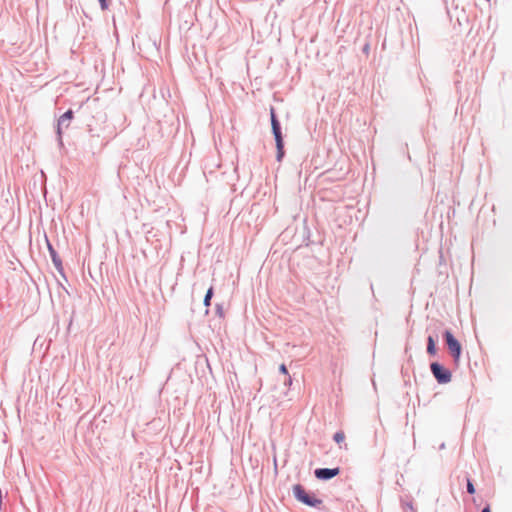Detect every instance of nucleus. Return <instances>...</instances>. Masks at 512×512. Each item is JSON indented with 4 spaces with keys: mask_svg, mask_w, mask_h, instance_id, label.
Returning a JSON list of instances; mask_svg holds the SVG:
<instances>
[{
    "mask_svg": "<svg viewBox=\"0 0 512 512\" xmlns=\"http://www.w3.org/2000/svg\"><path fill=\"white\" fill-rule=\"evenodd\" d=\"M270 117H271V126H272V133L275 138L276 142V148H277V155L276 159L277 161H281L284 157V142H283V136L281 132V126L280 122L278 121L275 113V109L272 107L270 109Z\"/></svg>",
    "mask_w": 512,
    "mask_h": 512,
    "instance_id": "f257e3e1",
    "label": "nucleus"
},
{
    "mask_svg": "<svg viewBox=\"0 0 512 512\" xmlns=\"http://www.w3.org/2000/svg\"><path fill=\"white\" fill-rule=\"evenodd\" d=\"M294 497L303 504L310 506V507H320L322 505V500L316 498L313 494H309L306 492L305 488L300 485L296 484L292 488Z\"/></svg>",
    "mask_w": 512,
    "mask_h": 512,
    "instance_id": "f03ea898",
    "label": "nucleus"
},
{
    "mask_svg": "<svg viewBox=\"0 0 512 512\" xmlns=\"http://www.w3.org/2000/svg\"><path fill=\"white\" fill-rule=\"evenodd\" d=\"M443 337L447 344L448 350L451 356L453 357V360L455 362H458L462 351L460 342L453 336V334L449 330H446L443 333Z\"/></svg>",
    "mask_w": 512,
    "mask_h": 512,
    "instance_id": "7ed1b4c3",
    "label": "nucleus"
},
{
    "mask_svg": "<svg viewBox=\"0 0 512 512\" xmlns=\"http://www.w3.org/2000/svg\"><path fill=\"white\" fill-rule=\"evenodd\" d=\"M430 369L431 373L433 374V376L435 377L439 384H446L451 381V372L438 362L431 363Z\"/></svg>",
    "mask_w": 512,
    "mask_h": 512,
    "instance_id": "20e7f679",
    "label": "nucleus"
},
{
    "mask_svg": "<svg viewBox=\"0 0 512 512\" xmlns=\"http://www.w3.org/2000/svg\"><path fill=\"white\" fill-rule=\"evenodd\" d=\"M73 119V111L68 110L63 115L60 116L57 122V137L58 142L60 145L63 144L62 142V134L63 130L68 128L70 126L71 120Z\"/></svg>",
    "mask_w": 512,
    "mask_h": 512,
    "instance_id": "39448f33",
    "label": "nucleus"
},
{
    "mask_svg": "<svg viewBox=\"0 0 512 512\" xmlns=\"http://www.w3.org/2000/svg\"><path fill=\"white\" fill-rule=\"evenodd\" d=\"M339 473V468H318L314 472L315 477L320 480H330L337 476Z\"/></svg>",
    "mask_w": 512,
    "mask_h": 512,
    "instance_id": "423d86ee",
    "label": "nucleus"
},
{
    "mask_svg": "<svg viewBox=\"0 0 512 512\" xmlns=\"http://www.w3.org/2000/svg\"><path fill=\"white\" fill-rule=\"evenodd\" d=\"M437 335L436 337L432 336V335H429L428 338H427V353L430 354V355H435L436 354V339H437Z\"/></svg>",
    "mask_w": 512,
    "mask_h": 512,
    "instance_id": "0eeeda50",
    "label": "nucleus"
},
{
    "mask_svg": "<svg viewBox=\"0 0 512 512\" xmlns=\"http://www.w3.org/2000/svg\"><path fill=\"white\" fill-rule=\"evenodd\" d=\"M48 249H49L50 256H51V259H52L54 265L56 266V268L59 269L62 265L60 258L58 257L56 251L53 249V247L49 243H48Z\"/></svg>",
    "mask_w": 512,
    "mask_h": 512,
    "instance_id": "6e6552de",
    "label": "nucleus"
},
{
    "mask_svg": "<svg viewBox=\"0 0 512 512\" xmlns=\"http://www.w3.org/2000/svg\"><path fill=\"white\" fill-rule=\"evenodd\" d=\"M212 296H213V287H210L204 297V305L206 307L210 306V303H211V299H212Z\"/></svg>",
    "mask_w": 512,
    "mask_h": 512,
    "instance_id": "1a4fd4ad",
    "label": "nucleus"
},
{
    "mask_svg": "<svg viewBox=\"0 0 512 512\" xmlns=\"http://www.w3.org/2000/svg\"><path fill=\"white\" fill-rule=\"evenodd\" d=\"M334 441L338 444L344 442L345 440V434L343 431H338L334 434V437H333Z\"/></svg>",
    "mask_w": 512,
    "mask_h": 512,
    "instance_id": "9d476101",
    "label": "nucleus"
},
{
    "mask_svg": "<svg viewBox=\"0 0 512 512\" xmlns=\"http://www.w3.org/2000/svg\"><path fill=\"white\" fill-rule=\"evenodd\" d=\"M467 492L469 494H474L475 493L474 485L470 481H468V483H467Z\"/></svg>",
    "mask_w": 512,
    "mask_h": 512,
    "instance_id": "9b49d317",
    "label": "nucleus"
},
{
    "mask_svg": "<svg viewBox=\"0 0 512 512\" xmlns=\"http://www.w3.org/2000/svg\"><path fill=\"white\" fill-rule=\"evenodd\" d=\"M279 371L284 374L285 376L288 375V370L285 364H281L279 367Z\"/></svg>",
    "mask_w": 512,
    "mask_h": 512,
    "instance_id": "f8f14e48",
    "label": "nucleus"
},
{
    "mask_svg": "<svg viewBox=\"0 0 512 512\" xmlns=\"http://www.w3.org/2000/svg\"><path fill=\"white\" fill-rule=\"evenodd\" d=\"M403 508H404V510H405V511H406L407 509H409V510H411V511H414V508H413V505H412V503H411V502H406V503H404Z\"/></svg>",
    "mask_w": 512,
    "mask_h": 512,
    "instance_id": "ddd939ff",
    "label": "nucleus"
},
{
    "mask_svg": "<svg viewBox=\"0 0 512 512\" xmlns=\"http://www.w3.org/2000/svg\"><path fill=\"white\" fill-rule=\"evenodd\" d=\"M284 384H285L286 386H290V385L292 384V378H291V376L286 375V378H285V380H284Z\"/></svg>",
    "mask_w": 512,
    "mask_h": 512,
    "instance_id": "4468645a",
    "label": "nucleus"
},
{
    "mask_svg": "<svg viewBox=\"0 0 512 512\" xmlns=\"http://www.w3.org/2000/svg\"><path fill=\"white\" fill-rule=\"evenodd\" d=\"M99 3H100V6L103 10L107 9L108 5H107V1L108 0H98Z\"/></svg>",
    "mask_w": 512,
    "mask_h": 512,
    "instance_id": "2eb2a0df",
    "label": "nucleus"
},
{
    "mask_svg": "<svg viewBox=\"0 0 512 512\" xmlns=\"http://www.w3.org/2000/svg\"><path fill=\"white\" fill-rule=\"evenodd\" d=\"M481 512H491L490 507L487 505L486 507H484V508L482 509V511H481Z\"/></svg>",
    "mask_w": 512,
    "mask_h": 512,
    "instance_id": "dca6fc26",
    "label": "nucleus"
},
{
    "mask_svg": "<svg viewBox=\"0 0 512 512\" xmlns=\"http://www.w3.org/2000/svg\"><path fill=\"white\" fill-rule=\"evenodd\" d=\"M445 448V443H442L439 447V449H444Z\"/></svg>",
    "mask_w": 512,
    "mask_h": 512,
    "instance_id": "f3484780",
    "label": "nucleus"
},
{
    "mask_svg": "<svg viewBox=\"0 0 512 512\" xmlns=\"http://www.w3.org/2000/svg\"><path fill=\"white\" fill-rule=\"evenodd\" d=\"M217 310H218V312H221V307H220V306H218V307H217Z\"/></svg>",
    "mask_w": 512,
    "mask_h": 512,
    "instance_id": "a211bd4d",
    "label": "nucleus"
}]
</instances>
